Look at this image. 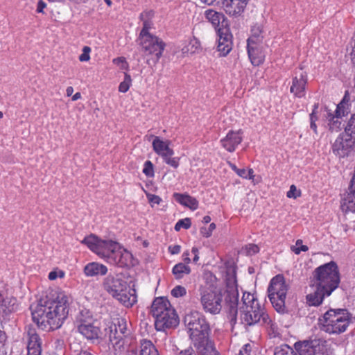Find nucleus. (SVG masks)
<instances>
[{
    "mask_svg": "<svg viewBox=\"0 0 355 355\" xmlns=\"http://www.w3.org/2000/svg\"><path fill=\"white\" fill-rule=\"evenodd\" d=\"M224 289H214L212 287H201L200 301L203 310L211 314H218L222 309L223 297L229 309L232 320L236 319L238 313L239 291L236 283V268L227 265L225 269Z\"/></svg>",
    "mask_w": 355,
    "mask_h": 355,
    "instance_id": "obj_1",
    "label": "nucleus"
},
{
    "mask_svg": "<svg viewBox=\"0 0 355 355\" xmlns=\"http://www.w3.org/2000/svg\"><path fill=\"white\" fill-rule=\"evenodd\" d=\"M76 325L78 332L93 343L108 336L109 349L114 351V355H119L122 352L124 345L123 337L127 331L124 319H117V322L111 323L104 329V333L100 328L99 321L94 318L92 313L87 309H83L76 318Z\"/></svg>",
    "mask_w": 355,
    "mask_h": 355,
    "instance_id": "obj_2",
    "label": "nucleus"
},
{
    "mask_svg": "<svg viewBox=\"0 0 355 355\" xmlns=\"http://www.w3.org/2000/svg\"><path fill=\"white\" fill-rule=\"evenodd\" d=\"M70 297L64 292H58L44 304L31 306L33 320L46 331L60 328L69 313Z\"/></svg>",
    "mask_w": 355,
    "mask_h": 355,
    "instance_id": "obj_3",
    "label": "nucleus"
},
{
    "mask_svg": "<svg viewBox=\"0 0 355 355\" xmlns=\"http://www.w3.org/2000/svg\"><path fill=\"white\" fill-rule=\"evenodd\" d=\"M240 320L245 326H252L256 324L265 326L272 331L277 329L275 322L265 311L264 308L250 293H243L242 304L239 308Z\"/></svg>",
    "mask_w": 355,
    "mask_h": 355,
    "instance_id": "obj_4",
    "label": "nucleus"
},
{
    "mask_svg": "<svg viewBox=\"0 0 355 355\" xmlns=\"http://www.w3.org/2000/svg\"><path fill=\"white\" fill-rule=\"evenodd\" d=\"M340 275L337 264L330 261L316 268L311 278V287H316L326 292L327 295L338 286Z\"/></svg>",
    "mask_w": 355,
    "mask_h": 355,
    "instance_id": "obj_5",
    "label": "nucleus"
},
{
    "mask_svg": "<svg viewBox=\"0 0 355 355\" xmlns=\"http://www.w3.org/2000/svg\"><path fill=\"white\" fill-rule=\"evenodd\" d=\"M352 319V314L345 309H331L319 318L322 331L330 334H340L346 331Z\"/></svg>",
    "mask_w": 355,
    "mask_h": 355,
    "instance_id": "obj_6",
    "label": "nucleus"
},
{
    "mask_svg": "<svg viewBox=\"0 0 355 355\" xmlns=\"http://www.w3.org/2000/svg\"><path fill=\"white\" fill-rule=\"evenodd\" d=\"M288 291V286L282 275L274 277L268 288V297L273 307L279 313L285 311V300Z\"/></svg>",
    "mask_w": 355,
    "mask_h": 355,
    "instance_id": "obj_7",
    "label": "nucleus"
},
{
    "mask_svg": "<svg viewBox=\"0 0 355 355\" xmlns=\"http://www.w3.org/2000/svg\"><path fill=\"white\" fill-rule=\"evenodd\" d=\"M184 322L192 342L209 336V324L199 312L194 311L187 314Z\"/></svg>",
    "mask_w": 355,
    "mask_h": 355,
    "instance_id": "obj_8",
    "label": "nucleus"
},
{
    "mask_svg": "<svg viewBox=\"0 0 355 355\" xmlns=\"http://www.w3.org/2000/svg\"><path fill=\"white\" fill-rule=\"evenodd\" d=\"M82 243L87 245L92 252L107 262L112 251L118 248L117 242L112 240H101L94 234L85 237Z\"/></svg>",
    "mask_w": 355,
    "mask_h": 355,
    "instance_id": "obj_9",
    "label": "nucleus"
},
{
    "mask_svg": "<svg viewBox=\"0 0 355 355\" xmlns=\"http://www.w3.org/2000/svg\"><path fill=\"white\" fill-rule=\"evenodd\" d=\"M150 137L153 138L152 146L155 153L160 156L166 164L175 168H178L180 158L173 157L174 150L170 147L171 141L168 139L164 140L157 136Z\"/></svg>",
    "mask_w": 355,
    "mask_h": 355,
    "instance_id": "obj_10",
    "label": "nucleus"
},
{
    "mask_svg": "<svg viewBox=\"0 0 355 355\" xmlns=\"http://www.w3.org/2000/svg\"><path fill=\"white\" fill-rule=\"evenodd\" d=\"M138 41L145 55H151L154 62H158L165 47L164 42L154 35L138 38Z\"/></svg>",
    "mask_w": 355,
    "mask_h": 355,
    "instance_id": "obj_11",
    "label": "nucleus"
},
{
    "mask_svg": "<svg viewBox=\"0 0 355 355\" xmlns=\"http://www.w3.org/2000/svg\"><path fill=\"white\" fill-rule=\"evenodd\" d=\"M355 146V138L347 133H341L332 146L333 153L339 157L347 156Z\"/></svg>",
    "mask_w": 355,
    "mask_h": 355,
    "instance_id": "obj_12",
    "label": "nucleus"
},
{
    "mask_svg": "<svg viewBox=\"0 0 355 355\" xmlns=\"http://www.w3.org/2000/svg\"><path fill=\"white\" fill-rule=\"evenodd\" d=\"M112 265H117L121 267L132 265V255L127 250L122 248L118 243V248L112 251L109 257L108 262Z\"/></svg>",
    "mask_w": 355,
    "mask_h": 355,
    "instance_id": "obj_13",
    "label": "nucleus"
},
{
    "mask_svg": "<svg viewBox=\"0 0 355 355\" xmlns=\"http://www.w3.org/2000/svg\"><path fill=\"white\" fill-rule=\"evenodd\" d=\"M249 0H220L218 6L230 17H238L244 12Z\"/></svg>",
    "mask_w": 355,
    "mask_h": 355,
    "instance_id": "obj_14",
    "label": "nucleus"
},
{
    "mask_svg": "<svg viewBox=\"0 0 355 355\" xmlns=\"http://www.w3.org/2000/svg\"><path fill=\"white\" fill-rule=\"evenodd\" d=\"M127 282L118 276L108 275L103 282L105 290L113 297L119 295L127 287Z\"/></svg>",
    "mask_w": 355,
    "mask_h": 355,
    "instance_id": "obj_15",
    "label": "nucleus"
},
{
    "mask_svg": "<svg viewBox=\"0 0 355 355\" xmlns=\"http://www.w3.org/2000/svg\"><path fill=\"white\" fill-rule=\"evenodd\" d=\"M163 321H159V318L155 320V328L158 331H164L166 329L173 328L179 324V318L174 309H169L168 311L161 316Z\"/></svg>",
    "mask_w": 355,
    "mask_h": 355,
    "instance_id": "obj_16",
    "label": "nucleus"
},
{
    "mask_svg": "<svg viewBox=\"0 0 355 355\" xmlns=\"http://www.w3.org/2000/svg\"><path fill=\"white\" fill-rule=\"evenodd\" d=\"M218 35L217 50L220 55L225 56L232 49V35L227 28H219Z\"/></svg>",
    "mask_w": 355,
    "mask_h": 355,
    "instance_id": "obj_17",
    "label": "nucleus"
},
{
    "mask_svg": "<svg viewBox=\"0 0 355 355\" xmlns=\"http://www.w3.org/2000/svg\"><path fill=\"white\" fill-rule=\"evenodd\" d=\"M306 83V74L300 69L298 72L295 73V76L293 78L290 92L296 97H303L305 95V87Z\"/></svg>",
    "mask_w": 355,
    "mask_h": 355,
    "instance_id": "obj_18",
    "label": "nucleus"
},
{
    "mask_svg": "<svg viewBox=\"0 0 355 355\" xmlns=\"http://www.w3.org/2000/svg\"><path fill=\"white\" fill-rule=\"evenodd\" d=\"M28 355H41V340L34 328L29 327L26 331Z\"/></svg>",
    "mask_w": 355,
    "mask_h": 355,
    "instance_id": "obj_19",
    "label": "nucleus"
},
{
    "mask_svg": "<svg viewBox=\"0 0 355 355\" xmlns=\"http://www.w3.org/2000/svg\"><path fill=\"white\" fill-rule=\"evenodd\" d=\"M242 141L241 131H230L227 135L220 140L222 146L229 152H234L239 144Z\"/></svg>",
    "mask_w": 355,
    "mask_h": 355,
    "instance_id": "obj_20",
    "label": "nucleus"
},
{
    "mask_svg": "<svg viewBox=\"0 0 355 355\" xmlns=\"http://www.w3.org/2000/svg\"><path fill=\"white\" fill-rule=\"evenodd\" d=\"M248 53L253 65L259 66L263 62L265 53L261 44L248 43Z\"/></svg>",
    "mask_w": 355,
    "mask_h": 355,
    "instance_id": "obj_21",
    "label": "nucleus"
},
{
    "mask_svg": "<svg viewBox=\"0 0 355 355\" xmlns=\"http://www.w3.org/2000/svg\"><path fill=\"white\" fill-rule=\"evenodd\" d=\"M169 309H173L169 301L165 297H157L154 300L151 305L150 312L156 320L159 318V321H163L162 315L168 311Z\"/></svg>",
    "mask_w": 355,
    "mask_h": 355,
    "instance_id": "obj_22",
    "label": "nucleus"
},
{
    "mask_svg": "<svg viewBox=\"0 0 355 355\" xmlns=\"http://www.w3.org/2000/svg\"><path fill=\"white\" fill-rule=\"evenodd\" d=\"M198 355H218L209 336L193 342Z\"/></svg>",
    "mask_w": 355,
    "mask_h": 355,
    "instance_id": "obj_23",
    "label": "nucleus"
},
{
    "mask_svg": "<svg viewBox=\"0 0 355 355\" xmlns=\"http://www.w3.org/2000/svg\"><path fill=\"white\" fill-rule=\"evenodd\" d=\"M114 298L127 308L132 307L137 302L136 290L128 286Z\"/></svg>",
    "mask_w": 355,
    "mask_h": 355,
    "instance_id": "obj_24",
    "label": "nucleus"
},
{
    "mask_svg": "<svg viewBox=\"0 0 355 355\" xmlns=\"http://www.w3.org/2000/svg\"><path fill=\"white\" fill-rule=\"evenodd\" d=\"M315 345V340L300 341L295 343V349L299 355H316Z\"/></svg>",
    "mask_w": 355,
    "mask_h": 355,
    "instance_id": "obj_25",
    "label": "nucleus"
},
{
    "mask_svg": "<svg viewBox=\"0 0 355 355\" xmlns=\"http://www.w3.org/2000/svg\"><path fill=\"white\" fill-rule=\"evenodd\" d=\"M84 272L87 277L103 276L107 272V268L103 264L92 262L85 266Z\"/></svg>",
    "mask_w": 355,
    "mask_h": 355,
    "instance_id": "obj_26",
    "label": "nucleus"
},
{
    "mask_svg": "<svg viewBox=\"0 0 355 355\" xmlns=\"http://www.w3.org/2000/svg\"><path fill=\"white\" fill-rule=\"evenodd\" d=\"M313 292L306 295V303L309 306H318L320 305L324 297L328 296L326 292H323L322 289L316 287H311Z\"/></svg>",
    "mask_w": 355,
    "mask_h": 355,
    "instance_id": "obj_27",
    "label": "nucleus"
},
{
    "mask_svg": "<svg viewBox=\"0 0 355 355\" xmlns=\"http://www.w3.org/2000/svg\"><path fill=\"white\" fill-rule=\"evenodd\" d=\"M173 196L175 200L179 203L193 210L196 209L198 207V202L197 200L189 195L175 193Z\"/></svg>",
    "mask_w": 355,
    "mask_h": 355,
    "instance_id": "obj_28",
    "label": "nucleus"
},
{
    "mask_svg": "<svg viewBox=\"0 0 355 355\" xmlns=\"http://www.w3.org/2000/svg\"><path fill=\"white\" fill-rule=\"evenodd\" d=\"M150 12H144L140 15L141 19L143 21V28L139 33V38L150 36L153 34L150 33V31L153 28V24L148 19L150 16Z\"/></svg>",
    "mask_w": 355,
    "mask_h": 355,
    "instance_id": "obj_29",
    "label": "nucleus"
},
{
    "mask_svg": "<svg viewBox=\"0 0 355 355\" xmlns=\"http://www.w3.org/2000/svg\"><path fill=\"white\" fill-rule=\"evenodd\" d=\"M327 119L328 121L329 130L331 132H338L342 129L343 125L342 124V119L339 116L328 112Z\"/></svg>",
    "mask_w": 355,
    "mask_h": 355,
    "instance_id": "obj_30",
    "label": "nucleus"
},
{
    "mask_svg": "<svg viewBox=\"0 0 355 355\" xmlns=\"http://www.w3.org/2000/svg\"><path fill=\"white\" fill-rule=\"evenodd\" d=\"M251 36L248 40V43L261 44L263 41L262 26L259 24H254L251 29Z\"/></svg>",
    "mask_w": 355,
    "mask_h": 355,
    "instance_id": "obj_31",
    "label": "nucleus"
},
{
    "mask_svg": "<svg viewBox=\"0 0 355 355\" xmlns=\"http://www.w3.org/2000/svg\"><path fill=\"white\" fill-rule=\"evenodd\" d=\"M318 345H315L316 354L333 355V349L331 344L324 340L315 339Z\"/></svg>",
    "mask_w": 355,
    "mask_h": 355,
    "instance_id": "obj_32",
    "label": "nucleus"
},
{
    "mask_svg": "<svg viewBox=\"0 0 355 355\" xmlns=\"http://www.w3.org/2000/svg\"><path fill=\"white\" fill-rule=\"evenodd\" d=\"M206 19L211 23V24L216 28L219 26L221 21L224 20V15L219 12L214 10H207L205 12Z\"/></svg>",
    "mask_w": 355,
    "mask_h": 355,
    "instance_id": "obj_33",
    "label": "nucleus"
},
{
    "mask_svg": "<svg viewBox=\"0 0 355 355\" xmlns=\"http://www.w3.org/2000/svg\"><path fill=\"white\" fill-rule=\"evenodd\" d=\"M172 272L175 279H180L191 272V268L184 263H179L173 266Z\"/></svg>",
    "mask_w": 355,
    "mask_h": 355,
    "instance_id": "obj_34",
    "label": "nucleus"
},
{
    "mask_svg": "<svg viewBox=\"0 0 355 355\" xmlns=\"http://www.w3.org/2000/svg\"><path fill=\"white\" fill-rule=\"evenodd\" d=\"M140 355H159L151 341L144 340L141 343Z\"/></svg>",
    "mask_w": 355,
    "mask_h": 355,
    "instance_id": "obj_35",
    "label": "nucleus"
},
{
    "mask_svg": "<svg viewBox=\"0 0 355 355\" xmlns=\"http://www.w3.org/2000/svg\"><path fill=\"white\" fill-rule=\"evenodd\" d=\"M346 96L343 98V101L337 105L336 109L334 112L335 115L339 116L340 118H343V116H347L350 110L349 109V106L347 103L345 102Z\"/></svg>",
    "mask_w": 355,
    "mask_h": 355,
    "instance_id": "obj_36",
    "label": "nucleus"
},
{
    "mask_svg": "<svg viewBox=\"0 0 355 355\" xmlns=\"http://www.w3.org/2000/svg\"><path fill=\"white\" fill-rule=\"evenodd\" d=\"M274 355H296V354L288 345H282L275 349Z\"/></svg>",
    "mask_w": 355,
    "mask_h": 355,
    "instance_id": "obj_37",
    "label": "nucleus"
},
{
    "mask_svg": "<svg viewBox=\"0 0 355 355\" xmlns=\"http://www.w3.org/2000/svg\"><path fill=\"white\" fill-rule=\"evenodd\" d=\"M185 49H187V52L191 54L195 53L200 49V43L197 38L193 37L190 40Z\"/></svg>",
    "mask_w": 355,
    "mask_h": 355,
    "instance_id": "obj_38",
    "label": "nucleus"
},
{
    "mask_svg": "<svg viewBox=\"0 0 355 355\" xmlns=\"http://www.w3.org/2000/svg\"><path fill=\"white\" fill-rule=\"evenodd\" d=\"M131 83L132 79L128 73H125L124 80L120 83L119 86V91L123 93L126 92L129 89Z\"/></svg>",
    "mask_w": 355,
    "mask_h": 355,
    "instance_id": "obj_39",
    "label": "nucleus"
},
{
    "mask_svg": "<svg viewBox=\"0 0 355 355\" xmlns=\"http://www.w3.org/2000/svg\"><path fill=\"white\" fill-rule=\"evenodd\" d=\"M345 133L355 138V114H352L347 126L345 128Z\"/></svg>",
    "mask_w": 355,
    "mask_h": 355,
    "instance_id": "obj_40",
    "label": "nucleus"
},
{
    "mask_svg": "<svg viewBox=\"0 0 355 355\" xmlns=\"http://www.w3.org/2000/svg\"><path fill=\"white\" fill-rule=\"evenodd\" d=\"M291 250L296 254H299L301 252H306L309 250L307 245L302 244V241L298 239L295 242V245L291 246Z\"/></svg>",
    "mask_w": 355,
    "mask_h": 355,
    "instance_id": "obj_41",
    "label": "nucleus"
},
{
    "mask_svg": "<svg viewBox=\"0 0 355 355\" xmlns=\"http://www.w3.org/2000/svg\"><path fill=\"white\" fill-rule=\"evenodd\" d=\"M191 225V221L189 218L179 220L175 225V230L180 231L182 228L189 229Z\"/></svg>",
    "mask_w": 355,
    "mask_h": 355,
    "instance_id": "obj_42",
    "label": "nucleus"
},
{
    "mask_svg": "<svg viewBox=\"0 0 355 355\" xmlns=\"http://www.w3.org/2000/svg\"><path fill=\"white\" fill-rule=\"evenodd\" d=\"M171 293L175 297H180L187 294V290L184 286L178 285L171 290Z\"/></svg>",
    "mask_w": 355,
    "mask_h": 355,
    "instance_id": "obj_43",
    "label": "nucleus"
},
{
    "mask_svg": "<svg viewBox=\"0 0 355 355\" xmlns=\"http://www.w3.org/2000/svg\"><path fill=\"white\" fill-rule=\"evenodd\" d=\"M216 229V225L212 223H211L208 227H201L200 228V234L205 236V237H209L211 234H212V232Z\"/></svg>",
    "mask_w": 355,
    "mask_h": 355,
    "instance_id": "obj_44",
    "label": "nucleus"
},
{
    "mask_svg": "<svg viewBox=\"0 0 355 355\" xmlns=\"http://www.w3.org/2000/svg\"><path fill=\"white\" fill-rule=\"evenodd\" d=\"M143 173L148 177H153L154 175L153 171V164L149 160L146 161L144 164V167L143 168Z\"/></svg>",
    "mask_w": 355,
    "mask_h": 355,
    "instance_id": "obj_45",
    "label": "nucleus"
},
{
    "mask_svg": "<svg viewBox=\"0 0 355 355\" xmlns=\"http://www.w3.org/2000/svg\"><path fill=\"white\" fill-rule=\"evenodd\" d=\"M243 250L247 255L251 256V255H253V254H256L257 252H258L259 250V248L255 244H248L245 246V248H243Z\"/></svg>",
    "mask_w": 355,
    "mask_h": 355,
    "instance_id": "obj_46",
    "label": "nucleus"
},
{
    "mask_svg": "<svg viewBox=\"0 0 355 355\" xmlns=\"http://www.w3.org/2000/svg\"><path fill=\"white\" fill-rule=\"evenodd\" d=\"M91 52V48L87 46H85L83 49V53L79 56V60L80 62H87L90 59L89 53Z\"/></svg>",
    "mask_w": 355,
    "mask_h": 355,
    "instance_id": "obj_47",
    "label": "nucleus"
},
{
    "mask_svg": "<svg viewBox=\"0 0 355 355\" xmlns=\"http://www.w3.org/2000/svg\"><path fill=\"white\" fill-rule=\"evenodd\" d=\"M230 164V166L231 167V168L240 177L243 178H245L247 179L248 178V175H247V170H245V168H238L235 164H232V163H229Z\"/></svg>",
    "mask_w": 355,
    "mask_h": 355,
    "instance_id": "obj_48",
    "label": "nucleus"
},
{
    "mask_svg": "<svg viewBox=\"0 0 355 355\" xmlns=\"http://www.w3.org/2000/svg\"><path fill=\"white\" fill-rule=\"evenodd\" d=\"M300 191L297 190L296 187L293 184L290 187V189L286 194L287 197L289 198H296L300 196Z\"/></svg>",
    "mask_w": 355,
    "mask_h": 355,
    "instance_id": "obj_49",
    "label": "nucleus"
},
{
    "mask_svg": "<svg viewBox=\"0 0 355 355\" xmlns=\"http://www.w3.org/2000/svg\"><path fill=\"white\" fill-rule=\"evenodd\" d=\"M113 62L119 66L121 69H127L128 67V64L123 57L114 59Z\"/></svg>",
    "mask_w": 355,
    "mask_h": 355,
    "instance_id": "obj_50",
    "label": "nucleus"
},
{
    "mask_svg": "<svg viewBox=\"0 0 355 355\" xmlns=\"http://www.w3.org/2000/svg\"><path fill=\"white\" fill-rule=\"evenodd\" d=\"M252 347L250 344H245L240 349L239 355H255L251 352Z\"/></svg>",
    "mask_w": 355,
    "mask_h": 355,
    "instance_id": "obj_51",
    "label": "nucleus"
},
{
    "mask_svg": "<svg viewBox=\"0 0 355 355\" xmlns=\"http://www.w3.org/2000/svg\"><path fill=\"white\" fill-rule=\"evenodd\" d=\"M146 196H147V198H148V201L151 204L159 205L160 203V202L162 201V199L160 198V197L158 196H156V195H153V194H150V193H147Z\"/></svg>",
    "mask_w": 355,
    "mask_h": 355,
    "instance_id": "obj_52",
    "label": "nucleus"
},
{
    "mask_svg": "<svg viewBox=\"0 0 355 355\" xmlns=\"http://www.w3.org/2000/svg\"><path fill=\"white\" fill-rule=\"evenodd\" d=\"M64 276V272L62 270L59 271H51L49 274V279L50 280H55L57 277H63Z\"/></svg>",
    "mask_w": 355,
    "mask_h": 355,
    "instance_id": "obj_53",
    "label": "nucleus"
},
{
    "mask_svg": "<svg viewBox=\"0 0 355 355\" xmlns=\"http://www.w3.org/2000/svg\"><path fill=\"white\" fill-rule=\"evenodd\" d=\"M177 355H196V354L192 348L189 347L187 349L181 350L177 354Z\"/></svg>",
    "mask_w": 355,
    "mask_h": 355,
    "instance_id": "obj_54",
    "label": "nucleus"
},
{
    "mask_svg": "<svg viewBox=\"0 0 355 355\" xmlns=\"http://www.w3.org/2000/svg\"><path fill=\"white\" fill-rule=\"evenodd\" d=\"M180 246L179 245H170L168 250L172 254H179L180 252Z\"/></svg>",
    "mask_w": 355,
    "mask_h": 355,
    "instance_id": "obj_55",
    "label": "nucleus"
},
{
    "mask_svg": "<svg viewBox=\"0 0 355 355\" xmlns=\"http://www.w3.org/2000/svg\"><path fill=\"white\" fill-rule=\"evenodd\" d=\"M318 108V104H315L313 105V110L312 112L310 114V121L316 122L318 120V116L316 115V110Z\"/></svg>",
    "mask_w": 355,
    "mask_h": 355,
    "instance_id": "obj_56",
    "label": "nucleus"
},
{
    "mask_svg": "<svg viewBox=\"0 0 355 355\" xmlns=\"http://www.w3.org/2000/svg\"><path fill=\"white\" fill-rule=\"evenodd\" d=\"M6 335L5 332L0 330V350L3 348L6 341Z\"/></svg>",
    "mask_w": 355,
    "mask_h": 355,
    "instance_id": "obj_57",
    "label": "nucleus"
},
{
    "mask_svg": "<svg viewBox=\"0 0 355 355\" xmlns=\"http://www.w3.org/2000/svg\"><path fill=\"white\" fill-rule=\"evenodd\" d=\"M46 4L42 1V0H40L37 3V12H39V13H42L43 12V10L44 8H46Z\"/></svg>",
    "mask_w": 355,
    "mask_h": 355,
    "instance_id": "obj_58",
    "label": "nucleus"
},
{
    "mask_svg": "<svg viewBox=\"0 0 355 355\" xmlns=\"http://www.w3.org/2000/svg\"><path fill=\"white\" fill-rule=\"evenodd\" d=\"M191 252L194 254V257L193 259V262L196 263L198 261V259H199L198 248L193 247L192 248V250H191Z\"/></svg>",
    "mask_w": 355,
    "mask_h": 355,
    "instance_id": "obj_59",
    "label": "nucleus"
},
{
    "mask_svg": "<svg viewBox=\"0 0 355 355\" xmlns=\"http://www.w3.org/2000/svg\"><path fill=\"white\" fill-rule=\"evenodd\" d=\"M201 1L207 5H213V4L218 5V4H220V0H201Z\"/></svg>",
    "mask_w": 355,
    "mask_h": 355,
    "instance_id": "obj_60",
    "label": "nucleus"
},
{
    "mask_svg": "<svg viewBox=\"0 0 355 355\" xmlns=\"http://www.w3.org/2000/svg\"><path fill=\"white\" fill-rule=\"evenodd\" d=\"M183 260L187 263H189L191 261V259L189 258V252L188 251H186L182 254Z\"/></svg>",
    "mask_w": 355,
    "mask_h": 355,
    "instance_id": "obj_61",
    "label": "nucleus"
},
{
    "mask_svg": "<svg viewBox=\"0 0 355 355\" xmlns=\"http://www.w3.org/2000/svg\"><path fill=\"white\" fill-rule=\"evenodd\" d=\"M72 355H93V354L87 350H80L79 352H76V351H74L73 354Z\"/></svg>",
    "mask_w": 355,
    "mask_h": 355,
    "instance_id": "obj_62",
    "label": "nucleus"
},
{
    "mask_svg": "<svg viewBox=\"0 0 355 355\" xmlns=\"http://www.w3.org/2000/svg\"><path fill=\"white\" fill-rule=\"evenodd\" d=\"M254 171L252 169V168H250L248 169V171H247V175H248V178L247 179H253L254 178Z\"/></svg>",
    "mask_w": 355,
    "mask_h": 355,
    "instance_id": "obj_63",
    "label": "nucleus"
},
{
    "mask_svg": "<svg viewBox=\"0 0 355 355\" xmlns=\"http://www.w3.org/2000/svg\"><path fill=\"white\" fill-rule=\"evenodd\" d=\"M73 92V88L71 86L68 87L66 89V94L67 96H71Z\"/></svg>",
    "mask_w": 355,
    "mask_h": 355,
    "instance_id": "obj_64",
    "label": "nucleus"
}]
</instances>
